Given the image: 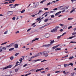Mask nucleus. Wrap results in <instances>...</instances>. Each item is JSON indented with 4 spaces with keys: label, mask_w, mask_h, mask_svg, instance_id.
<instances>
[{
    "label": "nucleus",
    "mask_w": 76,
    "mask_h": 76,
    "mask_svg": "<svg viewBox=\"0 0 76 76\" xmlns=\"http://www.w3.org/2000/svg\"><path fill=\"white\" fill-rule=\"evenodd\" d=\"M48 21V19H45V22H47V21Z\"/></svg>",
    "instance_id": "nucleus-45"
},
{
    "label": "nucleus",
    "mask_w": 76,
    "mask_h": 76,
    "mask_svg": "<svg viewBox=\"0 0 76 76\" xmlns=\"http://www.w3.org/2000/svg\"><path fill=\"white\" fill-rule=\"evenodd\" d=\"M15 1V0H10L9 1V4L10 3H13L12 1Z\"/></svg>",
    "instance_id": "nucleus-16"
},
{
    "label": "nucleus",
    "mask_w": 76,
    "mask_h": 76,
    "mask_svg": "<svg viewBox=\"0 0 76 76\" xmlns=\"http://www.w3.org/2000/svg\"><path fill=\"white\" fill-rule=\"evenodd\" d=\"M66 34V32L64 33H63L62 34V36H63L64 35H65V34Z\"/></svg>",
    "instance_id": "nucleus-60"
},
{
    "label": "nucleus",
    "mask_w": 76,
    "mask_h": 76,
    "mask_svg": "<svg viewBox=\"0 0 76 76\" xmlns=\"http://www.w3.org/2000/svg\"><path fill=\"white\" fill-rule=\"evenodd\" d=\"M76 37V36L75 35V36H73L72 37H71V38L72 39V38H75V37Z\"/></svg>",
    "instance_id": "nucleus-34"
},
{
    "label": "nucleus",
    "mask_w": 76,
    "mask_h": 76,
    "mask_svg": "<svg viewBox=\"0 0 76 76\" xmlns=\"http://www.w3.org/2000/svg\"><path fill=\"white\" fill-rule=\"evenodd\" d=\"M15 7H16V6H19V4H15Z\"/></svg>",
    "instance_id": "nucleus-33"
},
{
    "label": "nucleus",
    "mask_w": 76,
    "mask_h": 76,
    "mask_svg": "<svg viewBox=\"0 0 76 76\" xmlns=\"http://www.w3.org/2000/svg\"><path fill=\"white\" fill-rule=\"evenodd\" d=\"M55 41L54 40H53L52 41H51L50 42V44H53V43H54V42Z\"/></svg>",
    "instance_id": "nucleus-27"
},
{
    "label": "nucleus",
    "mask_w": 76,
    "mask_h": 76,
    "mask_svg": "<svg viewBox=\"0 0 76 76\" xmlns=\"http://www.w3.org/2000/svg\"><path fill=\"white\" fill-rule=\"evenodd\" d=\"M73 19L72 18H68V19Z\"/></svg>",
    "instance_id": "nucleus-64"
},
{
    "label": "nucleus",
    "mask_w": 76,
    "mask_h": 76,
    "mask_svg": "<svg viewBox=\"0 0 76 76\" xmlns=\"http://www.w3.org/2000/svg\"><path fill=\"white\" fill-rule=\"evenodd\" d=\"M10 59L11 60H13V56L10 57Z\"/></svg>",
    "instance_id": "nucleus-29"
},
{
    "label": "nucleus",
    "mask_w": 76,
    "mask_h": 76,
    "mask_svg": "<svg viewBox=\"0 0 76 76\" xmlns=\"http://www.w3.org/2000/svg\"><path fill=\"white\" fill-rule=\"evenodd\" d=\"M59 45H58L56 46L55 47L56 48H57V47H58V46H59Z\"/></svg>",
    "instance_id": "nucleus-59"
},
{
    "label": "nucleus",
    "mask_w": 76,
    "mask_h": 76,
    "mask_svg": "<svg viewBox=\"0 0 76 76\" xmlns=\"http://www.w3.org/2000/svg\"><path fill=\"white\" fill-rule=\"evenodd\" d=\"M42 52L39 53H37V57H38L39 56H41V55H42Z\"/></svg>",
    "instance_id": "nucleus-12"
},
{
    "label": "nucleus",
    "mask_w": 76,
    "mask_h": 76,
    "mask_svg": "<svg viewBox=\"0 0 76 76\" xmlns=\"http://www.w3.org/2000/svg\"><path fill=\"white\" fill-rule=\"evenodd\" d=\"M7 43V42H5L1 44V45H4V44H6Z\"/></svg>",
    "instance_id": "nucleus-38"
},
{
    "label": "nucleus",
    "mask_w": 76,
    "mask_h": 76,
    "mask_svg": "<svg viewBox=\"0 0 76 76\" xmlns=\"http://www.w3.org/2000/svg\"><path fill=\"white\" fill-rule=\"evenodd\" d=\"M9 6H11V8H12V9L15 8V5H13V4H10L9 5Z\"/></svg>",
    "instance_id": "nucleus-6"
},
{
    "label": "nucleus",
    "mask_w": 76,
    "mask_h": 76,
    "mask_svg": "<svg viewBox=\"0 0 76 76\" xmlns=\"http://www.w3.org/2000/svg\"><path fill=\"white\" fill-rule=\"evenodd\" d=\"M13 12L12 11H9L7 13V15H8L9 16H10V15H12V14H13Z\"/></svg>",
    "instance_id": "nucleus-3"
},
{
    "label": "nucleus",
    "mask_w": 76,
    "mask_h": 76,
    "mask_svg": "<svg viewBox=\"0 0 76 76\" xmlns=\"http://www.w3.org/2000/svg\"><path fill=\"white\" fill-rule=\"evenodd\" d=\"M53 10L55 11V10H57V8H56L53 9Z\"/></svg>",
    "instance_id": "nucleus-51"
},
{
    "label": "nucleus",
    "mask_w": 76,
    "mask_h": 76,
    "mask_svg": "<svg viewBox=\"0 0 76 76\" xmlns=\"http://www.w3.org/2000/svg\"><path fill=\"white\" fill-rule=\"evenodd\" d=\"M19 70V68L16 69H15V72H18V71Z\"/></svg>",
    "instance_id": "nucleus-25"
},
{
    "label": "nucleus",
    "mask_w": 76,
    "mask_h": 76,
    "mask_svg": "<svg viewBox=\"0 0 76 76\" xmlns=\"http://www.w3.org/2000/svg\"><path fill=\"white\" fill-rule=\"evenodd\" d=\"M35 41H37V40H38V39H39V38H35V39H34Z\"/></svg>",
    "instance_id": "nucleus-56"
},
{
    "label": "nucleus",
    "mask_w": 76,
    "mask_h": 76,
    "mask_svg": "<svg viewBox=\"0 0 76 76\" xmlns=\"http://www.w3.org/2000/svg\"><path fill=\"white\" fill-rule=\"evenodd\" d=\"M19 33V31H16L15 32V34H18V33Z\"/></svg>",
    "instance_id": "nucleus-57"
},
{
    "label": "nucleus",
    "mask_w": 76,
    "mask_h": 76,
    "mask_svg": "<svg viewBox=\"0 0 76 76\" xmlns=\"http://www.w3.org/2000/svg\"><path fill=\"white\" fill-rule=\"evenodd\" d=\"M31 30V28H30L29 29L27 30V32H29V31Z\"/></svg>",
    "instance_id": "nucleus-52"
},
{
    "label": "nucleus",
    "mask_w": 76,
    "mask_h": 76,
    "mask_svg": "<svg viewBox=\"0 0 76 76\" xmlns=\"http://www.w3.org/2000/svg\"><path fill=\"white\" fill-rule=\"evenodd\" d=\"M60 71H56L55 72V73H60Z\"/></svg>",
    "instance_id": "nucleus-58"
},
{
    "label": "nucleus",
    "mask_w": 76,
    "mask_h": 76,
    "mask_svg": "<svg viewBox=\"0 0 76 76\" xmlns=\"http://www.w3.org/2000/svg\"><path fill=\"white\" fill-rule=\"evenodd\" d=\"M7 69V67L6 66V67L4 68L3 69V70H6V69Z\"/></svg>",
    "instance_id": "nucleus-42"
},
{
    "label": "nucleus",
    "mask_w": 76,
    "mask_h": 76,
    "mask_svg": "<svg viewBox=\"0 0 76 76\" xmlns=\"http://www.w3.org/2000/svg\"><path fill=\"white\" fill-rule=\"evenodd\" d=\"M33 57H34V58H35V57H38V56H37V55L36 54V55H35L34 56H33Z\"/></svg>",
    "instance_id": "nucleus-55"
},
{
    "label": "nucleus",
    "mask_w": 76,
    "mask_h": 76,
    "mask_svg": "<svg viewBox=\"0 0 76 76\" xmlns=\"http://www.w3.org/2000/svg\"><path fill=\"white\" fill-rule=\"evenodd\" d=\"M45 71H40V73H45Z\"/></svg>",
    "instance_id": "nucleus-46"
},
{
    "label": "nucleus",
    "mask_w": 76,
    "mask_h": 76,
    "mask_svg": "<svg viewBox=\"0 0 76 76\" xmlns=\"http://www.w3.org/2000/svg\"><path fill=\"white\" fill-rule=\"evenodd\" d=\"M45 1L46 0H43V1H42L40 2V4H42V3H43L44 2V1Z\"/></svg>",
    "instance_id": "nucleus-22"
},
{
    "label": "nucleus",
    "mask_w": 76,
    "mask_h": 76,
    "mask_svg": "<svg viewBox=\"0 0 76 76\" xmlns=\"http://www.w3.org/2000/svg\"><path fill=\"white\" fill-rule=\"evenodd\" d=\"M69 7V5L68 7H65L62 8V10H63V9L64 10H65L66 9H68Z\"/></svg>",
    "instance_id": "nucleus-10"
},
{
    "label": "nucleus",
    "mask_w": 76,
    "mask_h": 76,
    "mask_svg": "<svg viewBox=\"0 0 76 76\" xmlns=\"http://www.w3.org/2000/svg\"><path fill=\"white\" fill-rule=\"evenodd\" d=\"M59 26H56L54 29H53L51 30V32H56L57 31V29L59 28Z\"/></svg>",
    "instance_id": "nucleus-1"
},
{
    "label": "nucleus",
    "mask_w": 76,
    "mask_h": 76,
    "mask_svg": "<svg viewBox=\"0 0 76 76\" xmlns=\"http://www.w3.org/2000/svg\"><path fill=\"white\" fill-rule=\"evenodd\" d=\"M44 61H47V60H44L43 61H41V63H42V62H44Z\"/></svg>",
    "instance_id": "nucleus-40"
},
{
    "label": "nucleus",
    "mask_w": 76,
    "mask_h": 76,
    "mask_svg": "<svg viewBox=\"0 0 76 76\" xmlns=\"http://www.w3.org/2000/svg\"><path fill=\"white\" fill-rule=\"evenodd\" d=\"M25 10H23L22 11H20V12L21 13H24V12H25Z\"/></svg>",
    "instance_id": "nucleus-20"
},
{
    "label": "nucleus",
    "mask_w": 76,
    "mask_h": 76,
    "mask_svg": "<svg viewBox=\"0 0 76 76\" xmlns=\"http://www.w3.org/2000/svg\"><path fill=\"white\" fill-rule=\"evenodd\" d=\"M61 13V11H59V12H58L57 13H56L55 15V16H58V15H59V13Z\"/></svg>",
    "instance_id": "nucleus-11"
},
{
    "label": "nucleus",
    "mask_w": 76,
    "mask_h": 76,
    "mask_svg": "<svg viewBox=\"0 0 76 76\" xmlns=\"http://www.w3.org/2000/svg\"><path fill=\"white\" fill-rule=\"evenodd\" d=\"M49 53V51H45L42 52V55H44L45 56V57H48V54H48Z\"/></svg>",
    "instance_id": "nucleus-2"
},
{
    "label": "nucleus",
    "mask_w": 76,
    "mask_h": 76,
    "mask_svg": "<svg viewBox=\"0 0 76 76\" xmlns=\"http://www.w3.org/2000/svg\"><path fill=\"white\" fill-rule=\"evenodd\" d=\"M39 13H42L43 12V11H42V10H40L39 11Z\"/></svg>",
    "instance_id": "nucleus-37"
},
{
    "label": "nucleus",
    "mask_w": 76,
    "mask_h": 76,
    "mask_svg": "<svg viewBox=\"0 0 76 76\" xmlns=\"http://www.w3.org/2000/svg\"><path fill=\"white\" fill-rule=\"evenodd\" d=\"M59 31L60 32H63V30L62 29H61L59 30Z\"/></svg>",
    "instance_id": "nucleus-47"
},
{
    "label": "nucleus",
    "mask_w": 76,
    "mask_h": 76,
    "mask_svg": "<svg viewBox=\"0 0 76 76\" xmlns=\"http://www.w3.org/2000/svg\"><path fill=\"white\" fill-rule=\"evenodd\" d=\"M73 58H74V57L72 56L71 57L69 58H68L69 59V60H72V59Z\"/></svg>",
    "instance_id": "nucleus-24"
},
{
    "label": "nucleus",
    "mask_w": 76,
    "mask_h": 76,
    "mask_svg": "<svg viewBox=\"0 0 76 76\" xmlns=\"http://www.w3.org/2000/svg\"><path fill=\"white\" fill-rule=\"evenodd\" d=\"M72 28V26H70L68 28V29H70Z\"/></svg>",
    "instance_id": "nucleus-43"
},
{
    "label": "nucleus",
    "mask_w": 76,
    "mask_h": 76,
    "mask_svg": "<svg viewBox=\"0 0 76 76\" xmlns=\"http://www.w3.org/2000/svg\"><path fill=\"white\" fill-rule=\"evenodd\" d=\"M42 60V59H37V60H33L32 61V63H35V62H37V61H41Z\"/></svg>",
    "instance_id": "nucleus-5"
},
{
    "label": "nucleus",
    "mask_w": 76,
    "mask_h": 76,
    "mask_svg": "<svg viewBox=\"0 0 76 76\" xmlns=\"http://www.w3.org/2000/svg\"><path fill=\"white\" fill-rule=\"evenodd\" d=\"M51 18H54V15H52L51 16Z\"/></svg>",
    "instance_id": "nucleus-62"
},
{
    "label": "nucleus",
    "mask_w": 76,
    "mask_h": 76,
    "mask_svg": "<svg viewBox=\"0 0 76 76\" xmlns=\"http://www.w3.org/2000/svg\"><path fill=\"white\" fill-rule=\"evenodd\" d=\"M14 47H15V48H18V45L15 44L14 45Z\"/></svg>",
    "instance_id": "nucleus-13"
},
{
    "label": "nucleus",
    "mask_w": 76,
    "mask_h": 76,
    "mask_svg": "<svg viewBox=\"0 0 76 76\" xmlns=\"http://www.w3.org/2000/svg\"><path fill=\"white\" fill-rule=\"evenodd\" d=\"M50 46H51V44H48V45H44L43 46V47H46L47 48H48V47H50Z\"/></svg>",
    "instance_id": "nucleus-4"
},
{
    "label": "nucleus",
    "mask_w": 76,
    "mask_h": 76,
    "mask_svg": "<svg viewBox=\"0 0 76 76\" xmlns=\"http://www.w3.org/2000/svg\"><path fill=\"white\" fill-rule=\"evenodd\" d=\"M44 10H48V9L47 8H44Z\"/></svg>",
    "instance_id": "nucleus-50"
},
{
    "label": "nucleus",
    "mask_w": 76,
    "mask_h": 76,
    "mask_svg": "<svg viewBox=\"0 0 76 76\" xmlns=\"http://www.w3.org/2000/svg\"><path fill=\"white\" fill-rule=\"evenodd\" d=\"M47 76H50V74L49 73L47 75Z\"/></svg>",
    "instance_id": "nucleus-63"
},
{
    "label": "nucleus",
    "mask_w": 76,
    "mask_h": 76,
    "mask_svg": "<svg viewBox=\"0 0 76 76\" xmlns=\"http://www.w3.org/2000/svg\"><path fill=\"white\" fill-rule=\"evenodd\" d=\"M14 50V48H12L9 49V51H12V50Z\"/></svg>",
    "instance_id": "nucleus-26"
},
{
    "label": "nucleus",
    "mask_w": 76,
    "mask_h": 76,
    "mask_svg": "<svg viewBox=\"0 0 76 76\" xmlns=\"http://www.w3.org/2000/svg\"><path fill=\"white\" fill-rule=\"evenodd\" d=\"M51 4V2H49L47 4V6H49Z\"/></svg>",
    "instance_id": "nucleus-31"
},
{
    "label": "nucleus",
    "mask_w": 76,
    "mask_h": 76,
    "mask_svg": "<svg viewBox=\"0 0 76 76\" xmlns=\"http://www.w3.org/2000/svg\"><path fill=\"white\" fill-rule=\"evenodd\" d=\"M35 7H37V6L35 5L34 4L33 5V8H35Z\"/></svg>",
    "instance_id": "nucleus-53"
},
{
    "label": "nucleus",
    "mask_w": 76,
    "mask_h": 76,
    "mask_svg": "<svg viewBox=\"0 0 76 76\" xmlns=\"http://www.w3.org/2000/svg\"><path fill=\"white\" fill-rule=\"evenodd\" d=\"M36 20L37 22H38L39 23L41 22V19H37Z\"/></svg>",
    "instance_id": "nucleus-14"
},
{
    "label": "nucleus",
    "mask_w": 76,
    "mask_h": 76,
    "mask_svg": "<svg viewBox=\"0 0 76 76\" xmlns=\"http://www.w3.org/2000/svg\"><path fill=\"white\" fill-rule=\"evenodd\" d=\"M44 70V68H41L40 69H38L36 71V72H39V71H41V70Z\"/></svg>",
    "instance_id": "nucleus-8"
},
{
    "label": "nucleus",
    "mask_w": 76,
    "mask_h": 76,
    "mask_svg": "<svg viewBox=\"0 0 76 76\" xmlns=\"http://www.w3.org/2000/svg\"><path fill=\"white\" fill-rule=\"evenodd\" d=\"M63 73H64V75H66V72L65 71H63Z\"/></svg>",
    "instance_id": "nucleus-54"
},
{
    "label": "nucleus",
    "mask_w": 76,
    "mask_h": 76,
    "mask_svg": "<svg viewBox=\"0 0 76 76\" xmlns=\"http://www.w3.org/2000/svg\"><path fill=\"white\" fill-rule=\"evenodd\" d=\"M7 69H9V68H11L12 67V65H9L7 66Z\"/></svg>",
    "instance_id": "nucleus-23"
},
{
    "label": "nucleus",
    "mask_w": 76,
    "mask_h": 76,
    "mask_svg": "<svg viewBox=\"0 0 76 76\" xmlns=\"http://www.w3.org/2000/svg\"><path fill=\"white\" fill-rule=\"evenodd\" d=\"M68 65H71V66H73V63H69V64H68Z\"/></svg>",
    "instance_id": "nucleus-28"
},
{
    "label": "nucleus",
    "mask_w": 76,
    "mask_h": 76,
    "mask_svg": "<svg viewBox=\"0 0 76 76\" xmlns=\"http://www.w3.org/2000/svg\"><path fill=\"white\" fill-rule=\"evenodd\" d=\"M50 34L48 33H46L45 35V36L46 37V38H48V37H50Z\"/></svg>",
    "instance_id": "nucleus-7"
},
{
    "label": "nucleus",
    "mask_w": 76,
    "mask_h": 76,
    "mask_svg": "<svg viewBox=\"0 0 76 76\" xmlns=\"http://www.w3.org/2000/svg\"><path fill=\"white\" fill-rule=\"evenodd\" d=\"M2 49L3 50H6V48L5 47H3L2 48Z\"/></svg>",
    "instance_id": "nucleus-44"
},
{
    "label": "nucleus",
    "mask_w": 76,
    "mask_h": 76,
    "mask_svg": "<svg viewBox=\"0 0 76 76\" xmlns=\"http://www.w3.org/2000/svg\"><path fill=\"white\" fill-rule=\"evenodd\" d=\"M23 60V59L22 58H20L19 59L20 61H22Z\"/></svg>",
    "instance_id": "nucleus-41"
},
{
    "label": "nucleus",
    "mask_w": 76,
    "mask_h": 76,
    "mask_svg": "<svg viewBox=\"0 0 76 76\" xmlns=\"http://www.w3.org/2000/svg\"><path fill=\"white\" fill-rule=\"evenodd\" d=\"M15 44V43H12L9 46H7L6 47H11L13 45Z\"/></svg>",
    "instance_id": "nucleus-9"
},
{
    "label": "nucleus",
    "mask_w": 76,
    "mask_h": 76,
    "mask_svg": "<svg viewBox=\"0 0 76 76\" xmlns=\"http://www.w3.org/2000/svg\"><path fill=\"white\" fill-rule=\"evenodd\" d=\"M72 35H76V32L72 33Z\"/></svg>",
    "instance_id": "nucleus-48"
},
{
    "label": "nucleus",
    "mask_w": 76,
    "mask_h": 76,
    "mask_svg": "<svg viewBox=\"0 0 76 76\" xmlns=\"http://www.w3.org/2000/svg\"><path fill=\"white\" fill-rule=\"evenodd\" d=\"M35 41V39H34L33 40H32V41H31V42H34V41Z\"/></svg>",
    "instance_id": "nucleus-61"
},
{
    "label": "nucleus",
    "mask_w": 76,
    "mask_h": 76,
    "mask_svg": "<svg viewBox=\"0 0 76 76\" xmlns=\"http://www.w3.org/2000/svg\"><path fill=\"white\" fill-rule=\"evenodd\" d=\"M26 66H27V64H26L23 66V67H26Z\"/></svg>",
    "instance_id": "nucleus-49"
},
{
    "label": "nucleus",
    "mask_w": 76,
    "mask_h": 76,
    "mask_svg": "<svg viewBox=\"0 0 76 76\" xmlns=\"http://www.w3.org/2000/svg\"><path fill=\"white\" fill-rule=\"evenodd\" d=\"M50 23H46L45 25V26H48V25H49V24H50Z\"/></svg>",
    "instance_id": "nucleus-30"
},
{
    "label": "nucleus",
    "mask_w": 76,
    "mask_h": 76,
    "mask_svg": "<svg viewBox=\"0 0 76 76\" xmlns=\"http://www.w3.org/2000/svg\"><path fill=\"white\" fill-rule=\"evenodd\" d=\"M75 8H74L72 10H71V11H70V13H72V12H75Z\"/></svg>",
    "instance_id": "nucleus-19"
},
{
    "label": "nucleus",
    "mask_w": 76,
    "mask_h": 76,
    "mask_svg": "<svg viewBox=\"0 0 76 76\" xmlns=\"http://www.w3.org/2000/svg\"><path fill=\"white\" fill-rule=\"evenodd\" d=\"M64 66L65 67H68L69 66V64H64Z\"/></svg>",
    "instance_id": "nucleus-15"
},
{
    "label": "nucleus",
    "mask_w": 76,
    "mask_h": 76,
    "mask_svg": "<svg viewBox=\"0 0 76 76\" xmlns=\"http://www.w3.org/2000/svg\"><path fill=\"white\" fill-rule=\"evenodd\" d=\"M59 25H60V26H64V25H63L61 23Z\"/></svg>",
    "instance_id": "nucleus-39"
},
{
    "label": "nucleus",
    "mask_w": 76,
    "mask_h": 76,
    "mask_svg": "<svg viewBox=\"0 0 76 76\" xmlns=\"http://www.w3.org/2000/svg\"><path fill=\"white\" fill-rule=\"evenodd\" d=\"M63 29H66L67 28V26H64L63 27Z\"/></svg>",
    "instance_id": "nucleus-21"
},
{
    "label": "nucleus",
    "mask_w": 76,
    "mask_h": 76,
    "mask_svg": "<svg viewBox=\"0 0 76 76\" xmlns=\"http://www.w3.org/2000/svg\"><path fill=\"white\" fill-rule=\"evenodd\" d=\"M31 73H29L28 74L24 76H28V75H31Z\"/></svg>",
    "instance_id": "nucleus-36"
},
{
    "label": "nucleus",
    "mask_w": 76,
    "mask_h": 76,
    "mask_svg": "<svg viewBox=\"0 0 76 76\" xmlns=\"http://www.w3.org/2000/svg\"><path fill=\"white\" fill-rule=\"evenodd\" d=\"M19 54V53H16L15 55V56H18V55Z\"/></svg>",
    "instance_id": "nucleus-35"
},
{
    "label": "nucleus",
    "mask_w": 76,
    "mask_h": 76,
    "mask_svg": "<svg viewBox=\"0 0 76 76\" xmlns=\"http://www.w3.org/2000/svg\"><path fill=\"white\" fill-rule=\"evenodd\" d=\"M55 51H57L58 50H61V48H58L55 49Z\"/></svg>",
    "instance_id": "nucleus-17"
},
{
    "label": "nucleus",
    "mask_w": 76,
    "mask_h": 76,
    "mask_svg": "<svg viewBox=\"0 0 76 76\" xmlns=\"http://www.w3.org/2000/svg\"><path fill=\"white\" fill-rule=\"evenodd\" d=\"M8 32V31H6L4 33V34H7V32Z\"/></svg>",
    "instance_id": "nucleus-32"
},
{
    "label": "nucleus",
    "mask_w": 76,
    "mask_h": 76,
    "mask_svg": "<svg viewBox=\"0 0 76 76\" xmlns=\"http://www.w3.org/2000/svg\"><path fill=\"white\" fill-rule=\"evenodd\" d=\"M61 36H62V35H61V36L57 37V39H60L61 37Z\"/></svg>",
    "instance_id": "nucleus-18"
}]
</instances>
